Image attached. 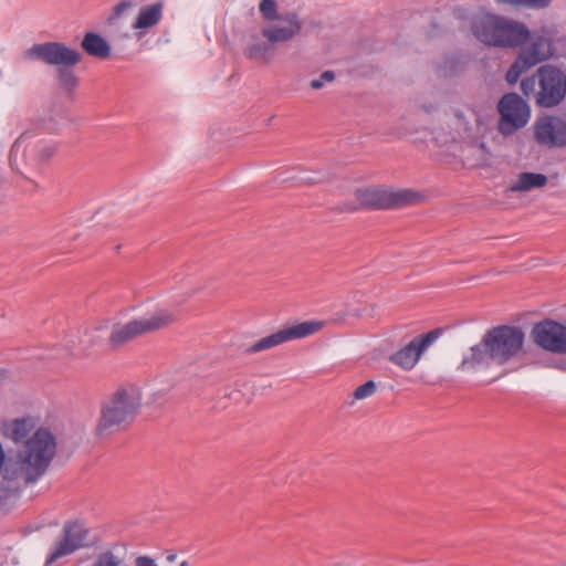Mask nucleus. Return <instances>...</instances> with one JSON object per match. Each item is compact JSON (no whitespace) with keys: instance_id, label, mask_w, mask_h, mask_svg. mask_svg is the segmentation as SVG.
Instances as JSON below:
<instances>
[{"instance_id":"f257e3e1","label":"nucleus","mask_w":566,"mask_h":566,"mask_svg":"<svg viewBox=\"0 0 566 566\" xmlns=\"http://www.w3.org/2000/svg\"><path fill=\"white\" fill-rule=\"evenodd\" d=\"M525 333L520 326L500 325L489 329L479 344L470 347L458 367L478 371L491 364L506 365L524 354Z\"/></svg>"},{"instance_id":"f03ea898","label":"nucleus","mask_w":566,"mask_h":566,"mask_svg":"<svg viewBox=\"0 0 566 566\" xmlns=\"http://www.w3.org/2000/svg\"><path fill=\"white\" fill-rule=\"evenodd\" d=\"M55 453V437L48 429L40 428L17 447L4 467V479L18 484L34 483L48 471Z\"/></svg>"},{"instance_id":"7ed1b4c3","label":"nucleus","mask_w":566,"mask_h":566,"mask_svg":"<svg viewBox=\"0 0 566 566\" xmlns=\"http://www.w3.org/2000/svg\"><path fill=\"white\" fill-rule=\"evenodd\" d=\"M262 18L270 22L262 28L261 34L268 42L250 44L244 55L253 61L268 64L273 56L272 45L293 41L301 34L303 23L296 12L279 13L275 0H262L259 6Z\"/></svg>"},{"instance_id":"20e7f679","label":"nucleus","mask_w":566,"mask_h":566,"mask_svg":"<svg viewBox=\"0 0 566 566\" xmlns=\"http://www.w3.org/2000/svg\"><path fill=\"white\" fill-rule=\"evenodd\" d=\"M471 31L480 42L494 48H518L531 38L524 23L493 13L475 15Z\"/></svg>"},{"instance_id":"39448f33","label":"nucleus","mask_w":566,"mask_h":566,"mask_svg":"<svg viewBox=\"0 0 566 566\" xmlns=\"http://www.w3.org/2000/svg\"><path fill=\"white\" fill-rule=\"evenodd\" d=\"M521 91L543 108L558 106L566 97V73L557 66L545 64L521 81Z\"/></svg>"},{"instance_id":"423d86ee","label":"nucleus","mask_w":566,"mask_h":566,"mask_svg":"<svg viewBox=\"0 0 566 566\" xmlns=\"http://www.w3.org/2000/svg\"><path fill=\"white\" fill-rule=\"evenodd\" d=\"M25 57L57 66L59 83L66 92L72 93L77 87L78 78L71 70L81 61V54L76 50L61 42H45L32 45L25 52Z\"/></svg>"},{"instance_id":"0eeeda50","label":"nucleus","mask_w":566,"mask_h":566,"mask_svg":"<svg viewBox=\"0 0 566 566\" xmlns=\"http://www.w3.org/2000/svg\"><path fill=\"white\" fill-rule=\"evenodd\" d=\"M140 405V397L135 390L117 389L102 403L101 417L96 426L97 434H109L130 423L137 416Z\"/></svg>"},{"instance_id":"6e6552de","label":"nucleus","mask_w":566,"mask_h":566,"mask_svg":"<svg viewBox=\"0 0 566 566\" xmlns=\"http://www.w3.org/2000/svg\"><path fill=\"white\" fill-rule=\"evenodd\" d=\"M176 321L175 315L167 310H158L125 324H115L108 340L112 347L118 348L133 339L167 327Z\"/></svg>"},{"instance_id":"1a4fd4ad","label":"nucleus","mask_w":566,"mask_h":566,"mask_svg":"<svg viewBox=\"0 0 566 566\" xmlns=\"http://www.w3.org/2000/svg\"><path fill=\"white\" fill-rule=\"evenodd\" d=\"M497 130L503 136H511L522 129L531 118L530 105L517 93L504 94L497 103Z\"/></svg>"},{"instance_id":"9d476101","label":"nucleus","mask_w":566,"mask_h":566,"mask_svg":"<svg viewBox=\"0 0 566 566\" xmlns=\"http://www.w3.org/2000/svg\"><path fill=\"white\" fill-rule=\"evenodd\" d=\"M359 202L370 209H392L416 203L422 196L411 189L389 190L381 188H367L357 190Z\"/></svg>"},{"instance_id":"9b49d317","label":"nucleus","mask_w":566,"mask_h":566,"mask_svg":"<svg viewBox=\"0 0 566 566\" xmlns=\"http://www.w3.org/2000/svg\"><path fill=\"white\" fill-rule=\"evenodd\" d=\"M88 528L80 521L65 522L60 538L50 548L45 565H52L59 559L88 546Z\"/></svg>"},{"instance_id":"f8f14e48","label":"nucleus","mask_w":566,"mask_h":566,"mask_svg":"<svg viewBox=\"0 0 566 566\" xmlns=\"http://www.w3.org/2000/svg\"><path fill=\"white\" fill-rule=\"evenodd\" d=\"M323 327L322 322H302L292 326L284 327L269 336H265L245 349L247 354H254L276 347L292 339H300L311 336Z\"/></svg>"},{"instance_id":"ddd939ff","label":"nucleus","mask_w":566,"mask_h":566,"mask_svg":"<svg viewBox=\"0 0 566 566\" xmlns=\"http://www.w3.org/2000/svg\"><path fill=\"white\" fill-rule=\"evenodd\" d=\"M441 329H432L426 334L413 337L408 344L389 356V361L409 371L420 360L422 354L440 337Z\"/></svg>"},{"instance_id":"4468645a","label":"nucleus","mask_w":566,"mask_h":566,"mask_svg":"<svg viewBox=\"0 0 566 566\" xmlns=\"http://www.w3.org/2000/svg\"><path fill=\"white\" fill-rule=\"evenodd\" d=\"M531 335L534 343L541 348L555 354H566L565 325L545 319L533 326Z\"/></svg>"},{"instance_id":"2eb2a0df","label":"nucleus","mask_w":566,"mask_h":566,"mask_svg":"<svg viewBox=\"0 0 566 566\" xmlns=\"http://www.w3.org/2000/svg\"><path fill=\"white\" fill-rule=\"evenodd\" d=\"M534 137L549 148L566 146V120L553 115L539 117L534 124Z\"/></svg>"},{"instance_id":"dca6fc26","label":"nucleus","mask_w":566,"mask_h":566,"mask_svg":"<svg viewBox=\"0 0 566 566\" xmlns=\"http://www.w3.org/2000/svg\"><path fill=\"white\" fill-rule=\"evenodd\" d=\"M35 429V422L32 418L14 419L3 424L4 434L11 439L17 447L21 446Z\"/></svg>"},{"instance_id":"f3484780","label":"nucleus","mask_w":566,"mask_h":566,"mask_svg":"<svg viewBox=\"0 0 566 566\" xmlns=\"http://www.w3.org/2000/svg\"><path fill=\"white\" fill-rule=\"evenodd\" d=\"M518 55L532 67L552 55L551 42L544 36H537Z\"/></svg>"},{"instance_id":"a211bd4d","label":"nucleus","mask_w":566,"mask_h":566,"mask_svg":"<svg viewBox=\"0 0 566 566\" xmlns=\"http://www.w3.org/2000/svg\"><path fill=\"white\" fill-rule=\"evenodd\" d=\"M83 50L91 56L105 60L111 56V45L99 34L87 32L82 41Z\"/></svg>"},{"instance_id":"6ab92c4d","label":"nucleus","mask_w":566,"mask_h":566,"mask_svg":"<svg viewBox=\"0 0 566 566\" xmlns=\"http://www.w3.org/2000/svg\"><path fill=\"white\" fill-rule=\"evenodd\" d=\"M164 3L156 2L140 9L134 29H149L155 27L163 18Z\"/></svg>"},{"instance_id":"aec40b11","label":"nucleus","mask_w":566,"mask_h":566,"mask_svg":"<svg viewBox=\"0 0 566 566\" xmlns=\"http://www.w3.org/2000/svg\"><path fill=\"white\" fill-rule=\"evenodd\" d=\"M547 184V177L538 172H522L518 175L509 190L512 192H526L532 189L543 188Z\"/></svg>"},{"instance_id":"412c9836","label":"nucleus","mask_w":566,"mask_h":566,"mask_svg":"<svg viewBox=\"0 0 566 566\" xmlns=\"http://www.w3.org/2000/svg\"><path fill=\"white\" fill-rule=\"evenodd\" d=\"M531 66L527 64V62L524 60V57H521L520 55L514 61V63L511 65L509 71L506 72L505 80L510 84H515L521 75L527 71Z\"/></svg>"},{"instance_id":"4be33fe9","label":"nucleus","mask_w":566,"mask_h":566,"mask_svg":"<svg viewBox=\"0 0 566 566\" xmlns=\"http://www.w3.org/2000/svg\"><path fill=\"white\" fill-rule=\"evenodd\" d=\"M531 66L527 64V62L524 60V57H521L520 55L514 61V63L511 65L509 71L506 72L505 80L510 84H515L521 75L527 71Z\"/></svg>"},{"instance_id":"5701e85b","label":"nucleus","mask_w":566,"mask_h":566,"mask_svg":"<svg viewBox=\"0 0 566 566\" xmlns=\"http://www.w3.org/2000/svg\"><path fill=\"white\" fill-rule=\"evenodd\" d=\"M33 153L40 161L45 163L56 153V145L52 142H39L33 147Z\"/></svg>"},{"instance_id":"b1692460","label":"nucleus","mask_w":566,"mask_h":566,"mask_svg":"<svg viewBox=\"0 0 566 566\" xmlns=\"http://www.w3.org/2000/svg\"><path fill=\"white\" fill-rule=\"evenodd\" d=\"M123 558L113 553L112 551H105L101 553L91 566H122Z\"/></svg>"},{"instance_id":"393cba45","label":"nucleus","mask_w":566,"mask_h":566,"mask_svg":"<svg viewBox=\"0 0 566 566\" xmlns=\"http://www.w3.org/2000/svg\"><path fill=\"white\" fill-rule=\"evenodd\" d=\"M376 389H377L376 382L374 380H368L365 384L358 386L354 390L353 397L356 400H361V399L373 396L376 392Z\"/></svg>"},{"instance_id":"a878e982","label":"nucleus","mask_w":566,"mask_h":566,"mask_svg":"<svg viewBox=\"0 0 566 566\" xmlns=\"http://www.w3.org/2000/svg\"><path fill=\"white\" fill-rule=\"evenodd\" d=\"M335 78V74L333 71H325L321 74L319 78H315L311 81V87L313 90H321L325 82H333Z\"/></svg>"},{"instance_id":"bb28decb","label":"nucleus","mask_w":566,"mask_h":566,"mask_svg":"<svg viewBox=\"0 0 566 566\" xmlns=\"http://www.w3.org/2000/svg\"><path fill=\"white\" fill-rule=\"evenodd\" d=\"M133 7V2L129 0H123L117 3L113 9V17L119 18L126 10Z\"/></svg>"},{"instance_id":"cd10ccee","label":"nucleus","mask_w":566,"mask_h":566,"mask_svg":"<svg viewBox=\"0 0 566 566\" xmlns=\"http://www.w3.org/2000/svg\"><path fill=\"white\" fill-rule=\"evenodd\" d=\"M134 566H158L155 558L148 555H140L135 558Z\"/></svg>"},{"instance_id":"c85d7f7f","label":"nucleus","mask_w":566,"mask_h":566,"mask_svg":"<svg viewBox=\"0 0 566 566\" xmlns=\"http://www.w3.org/2000/svg\"><path fill=\"white\" fill-rule=\"evenodd\" d=\"M552 0H522V4L532 8H545L549 4Z\"/></svg>"},{"instance_id":"c756f323","label":"nucleus","mask_w":566,"mask_h":566,"mask_svg":"<svg viewBox=\"0 0 566 566\" xmlns=\"http://www.w3.org/2000/svg\"><path fill=\"white\" fill-rule=\"evenodd\" d=\"M25 138H27V134H22V135H21V136L15 140V143H14V145H13V149H14V148H17V147H19V146H21V145L24 143Z\"/></svg>"},{"instance_id":"7c9ffc66","label":"nucleus","mask_w":566,"mask_h":566,"mask_svg":"<svg viewBox=\"0 0 566 566\" xmlns=\"http://www.w3.org/2000/svg\"><path fill=\"white\" fill-rule=\"evenodd\" d=\"M497 2L507 4H522V0H497Z\"/></svg>"},{"instance_id":"2f4dec72","label":"nucleus","mask_w":566,"mask_h":566,"mask_svg":"<svg viewBox=\"0 0 566 566\" xmlns=\"http://www.w3.org/2000/svg\"><path fill=\"white\" fill-rule=\"evenodd\" d=\"M175 560H176V555L175 554H171V555L167 556V562L174 563Z\"/></svg>"},{"instance_id":"473e14b6","label":"nucleus","mask_w":566,"mask_h":566,"mask_svg":"<svg viewBox=\"0 0 566 566\" xmlns=\"http://www.w3.org/2000/svg\"><path fill=\"white\" fill-rule=\"evenodd\" d=\"M189 565H190V564H189V562H188V560H182V562L179 564V566H189Z\"/></svg>"}]
</instances>
